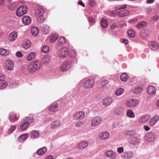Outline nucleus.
<instances>
[{"label":"nucleus","instance_id":"35","mask_svg":"<svg viewBox=\"0 0 159 159\" xmlns=\"http://www.w3.org/2000/svg\"><path fill=\"white\" fill-rule=\"evenodd\" d=\"M28 136L26 134H21L18 138V141L20 142H23L27 139Z\"/></svg>","mask_w":159,"mask_h":159},{"label":"nucleus","instance_id":"22","mask_svg":"<svg viewBox=\"0 0 159 159\" xmlns=\"http://www.w3.org/2000/svg\"><path fill=\"white\" fill-rule=\"evenodd\" d=\"M147 91L149 95H153L155 94L156 90L155 88L153 86H150L148 87Z\"/></svg>","mask_w":159,"mask_h":159},{"label":"nucleus","instance_id":"25","mask_svg":"<svg viewBox=\"0 0 159 159\" xmlns=\"http://www.w3.org/2000/svg\"><path fill=\"white\" fill-rule=\"evenodd\" d=\"M17 37V33L16 31H13L9 34V39L10 41H12L15 40L16 39Z\"/></svg>","mask_w":159,"mask_h":159},{"label":"nucleus","instance_id":"37","mask_svg":"<svg viewBox=\"0 0 159 159\" xmlns=\"http://www.w3.org/2000/svg\"><path fill=\"white\" fill-rule=\"evenodd\" d=\"M126 115L127 116L130 118H134L135 116L134 113L131 109H129L127 110Z\"/></svg>","mask_w":159,"mask_h":159},{"label":"nucleus","instance_id":"4","mask_svg":"<svg viewBox=\"0 0 159 159\" xmlns=\"http://www.w3.org/2000/svg\"><path fill=\"white\" fill-rule=\"evenodd\" d=\"M102 120V118L101 116H98L93 117L91 120V126L93 127L98 126L101 124Z\"/></svg>","mask_w":159,"mask_h":159},{"label":"nucleus","instance_id":"1","mask_svg":"<svg viewBox=\"0 0 159 159\" xmlns=\"http://www.w3.org/2000/svg\"><path fill=\"white\" fill-rule=\"evenodd\" d=\"M139 104V100L136 99H128L124 103L126 106L130 108L134 107L137 106Z\"/></svg>","mask_w":159,"mask_h":159},{"label":"nucleus","instance_id":"21","mask_svg":"<svg viewBox=\"0 0 159 159\" xmlns=\"http://www.w3.org/2000/svg\"><path fill=\"white\" fill-rule=\"evenodd\" d=\"M140 140L139 139L135 136H133L131 138L130 143L132 145H136L139 143Z\"/></svg>","mask_w":159,"mask_h":159},{"label":"nucleus","instance_id":"48","mask_svg":"<svg viewBox=\"0 0 159 159\" xmlns=\"http://www.w3.org/2000/svg\"><path fill=\"white\" fill-rule=\"evenodd\" d=\"M108 85V81L107 80H103L101 83L102 88L104 89L106 88Z\"/></svg>","mask_w":159,"mask_h":159},{"label":"nucleus","instance_id":"51","mask_svg":"<svg viewBox=\"0 0 159 159\" xmlns=\"http://www.w3.org/2000/svg\"><path fill=\"white\" fill-rule=\"evenodd\" d=\"M37 20L39 23H42L44 21V19L43 17V16H36Z\"/></svg>","mask_w":159,"mask_h":159},{"label":"nucleus","instance_id":"11","mask_svg":"<svg viewBox=\"0 0 159 159\" xmlns=\"http://www.w3.org/2000/svg\"><path fill=\"white\" fill-rule=\"evenodd\" d=\"M85 113L84 111H79L73 115V118L75 120H81L85 116Z\"/></svg>","mask_w":159,"mask_h":159},{"label":"nucleus","instance_id":"57","mask_svg":"<svg viewBox=\"0 0 159 159\" xmlns=\"http://www.w3.org/2000/svg\"><path fill=\"white\" fill-rule=\"evenodd\" d=\"M69 56L71 57H73L76 55V52L74 50H71L70 52H69Z\"/></svg>","mask_w":159,"mask_h":159},{"label":"nucleus","instance_id":"14","mask_svg":"<svg viewBox=\"0 0 159 159\" xmlns=\"http://www.w3.org/2000/svg\"><path fill=\"white\" fill-rule=\"evenodd\" d=\"M89 145V143L86 141H83L79 142L76 145V147L78 149H83L86 148Z\"/></svg>","mask_w":159,"mask_h":159},{"label":"nucleus","instance_id":"62","mask_svg":"<svg viewBox=\"0 0 159 159\" xmlns=\"http://www.w3.org/2000/svg\"><path fill=\"white\" fill-rule=\"evenodd\" d=\"M83 124V122L81 121H78L76 122L75 125L76 127H79Z\"/></svg>","mask_w":159,"mask_h":159},{"label":"nucleus","instance_id":"9","mask_svg":"<svg viewBox=\"0 0 159 159\" xmlns=\"http://www.w3.org/2000/svg\"><path fill=\"white\" fill-rule=\"evenodd\" d=\"M69 54V49L66 48L61 49L59 53V57L61 58H64L67 56Z\"/></svg>","mask_w":159,"mask_h":159},{"label":"nucleus","instance_id":"55","mask_svg":"<svg viewBox=\"0 0 159 159\" xmlns=\"http://www.w3.org/2000/svg\"><path fill=\"white\" fill-rule=\"evenodd\" d=\"M16 126L15 125H13L8 130V132L9 134H11L16 129Z\"/></svg>","mask_w":159,"mask_h":159},{"label":"nucleus","instance_id":"15","mask_svg":"<svg viewBox=\"0 0 159 159\" xmlns=\"http://www.w3.org/2000/svg\"><path fill=\"white\" fill-rule=\"evenodd\" d=\"M148 45L150 48L152 50H156L159 48V46L157 43L154 41L150 42Z\"/></svg>","mask_w":159,"mask_h":159},{"label":"nucleus","instance_id":"41","mask_svg":"<svg viewBox=\"0 0 159 159\" xmlns=\"http://www.w3.org/2000/svg\"><path fill=\"white\" fill-rule=\"evenodd\" d=\"M127 7V5L126 4L122 5H116L114 7L115 10H119L124 9H126Z\"/></svg>","mask_w":159,"mask_h":159},{"label":"nucleus","instance_id":"10","mask_svg":"<svg viewBox=\"0 0 159 159\" xmlns=\"http://www.w3.org/2000/svg\"><path fill=\"white\" fill-rule=\"evenodd\" d=\"M144 138L148 142H153L155 139V134L153 133H148L145 135Z\"/></svg>","mask_w":159,"mask_h":159},{"label":"nucleus","instance_id":"56","mask_svg":"<svg viewBox=\"0 0 159 159\" xmlns=\"http://www.w3.org/2000/svg\"><path fill=\"white\" fill-rule=\"evenodd\" d=\"M124 149L122 146L119 147L117 148V151L118 154H121L124 152Z\"/></svg>","mask_w":159,"mask_h":159},{"label":"nucleus","instance_id":"23","mask_svg":"<svg viewBox=\"0 0 159 159\" xmlns=\"http://www.w3.org/2000/svg\"><path fill=\"white\" fill-rule=\"evenodd\" d=\"M61 125V123L59 120L55 121L51 123L50 125V127L51 128L55 129L59 127Z\"/></svg>","mask_w":159,"mask_h":159},{"label":"nucleus","instance_id":"46","mask_svg":"<svg viewBox=\"0 0 159 159\" xmlns=\"http://www.w3.org/2000/svg\"><path fill=\"white\" fill-rule=\"evenodd\" d=\"M128 35L131 38H133L135 36V32L132 30H129L128 31Z\"/></svg>","mask_w":159,"mask_h":159},{"label":"nucleus","instance_id":"54","mask_svg":"<svg viewBox=\"0 0 159 159\" xmlns=\"http://www.w3.org/2000/svg\"><path fill=\"white\" fill-rule=\"evenodd\" d=\"M125 134L127 135L132 136L134 135L135 134V133L133 130L127 131L125 132Z\"/></svg>","mask_w":159,"mask_h":159},{"label":"nucleus","instance_id":"39","mask_svg":"<svg viewBox=\"0 0 159 159\" xmlns=\"http://www.w3.org/2000/svg\"><path fill=\"white\" fill-rule=\"evenodd\" d=\"M9 51L3 48L0 49V54L3 56H7L9 54Z\"/></svg>","mask_w":159,"mask_h":159},{"label":"nucleus","instance_id":"33","mask_svg":"<svg viewBox=\"0 0 159 159\" xmlns=\"http://www.w3.org/2000/svg\"><path fill=\"white\" fill-rule=\"evenodd\" d=\"M39 136V132L36 130H33L30 133V137L32 139H34L38 137Z\"/></svg>","mask_w":159,"mask_h":159},{"label":"nucleus","instance_id":"64","mask_svg":"<svg viewBox=\"0 0 159 159\" xmlns=\"http://www.w3.org/2000/svg\"><path fill=\"white\" fill-rule=\"evenodd\" d=\"M117 25L116 24H113V25H111V28L112 30H114L116 28H118Z\"/></svg>","mask_w":159,"mask_h":159},{"label":"nucleus","instance_id":"50","mask_svg":"<svg viewBox=\"0 0 159 159\" xmlns=\"http://www.w3.org/2000/svg\"><path fill=\"white\" fill-rule=\"evenodd\" d=\"M8 62L9 63V65H7V66H6L7 69L9 70H12L13 68L14 64L13 62L11 61H9Z\"/></svg>","mask_w":159,"mask_h":159},{"label":"nucleus","instance_id":"6","mask_svg":"<svg viewBox=\"0 0 159 159\" xmlns=\"http://www.w3.org/2000/svg\"><path fill=\"white\" fill-rule=\"evenodd\" d=\"M117 153L112 150H107L105 153V156L110 159H115L117 157Z\"/></svg>","mask_w":159,"mask_h":159},{"label":"nucleus","instance_id":"27","mask_svg":"<svg viewBox=\"0 0 159 159\" xmlns=\"http://www.w3.org/2000/svg\"><path fill=\"white\" fill-rule=\"evenodd\" d=\"M44 11L43 9L39 8L36 9L35 11V15L36 16H43Z\"/></svg>","mask_w":159,"mask_h":159},{"label":"nucleus","instance_id":"20","mask_svg":"<svg viewBox=\"0 0 159 159\" xmlns=\"http://www.w3.org/2000/svg\"><path fill=\"white\" fill-rule=\"evenodd\" d=\"M19 119L16 115L13 113H10L9 115V119L11 122H14L16 121Z\"/></svg>","mask_w":159,"mask_h":159},{"label":"nucleus","instance_id":"17","mask_svg":"<svg viewBox=\"0 0 159 159\" xmlns=\"http://www.w3.org/2000/svg\"><path fill=\"white\" fill-rule=\"evenodd\" d=\"M31 18L28 16H25L22 18V21L25 25H28L31 22Z\"/></svg>","mask_w":159,"mask_h":159},{"label":"nucleus","instance_id":"13","mask_svg":"<svg viewBox=\"0 0 159 159\" xmlns=\"http://www.w3.org/2000/svg\"><path fill=\"white\" fill-rule=\"evenodd\" d=\"M134 155L133 153L131 151L125 152L121 155L122 158L125 159H130Z\"/></svg>","mask_w":159,"mask_h":159},{"label":"nucleus","instance_id":"61","mask_svg":"<svg viewBox=\"0 0 159 159\" xmlns=\"http://www.w3.org/2000/svg\"><path fill=\"white\" fill-rule=\"evenodd\" d=\"M148 34L147 31H144L143 33V34L141 36L143 38H146L148 36Z\"/></svg>","mask_w":159,"mask_h":159},{"label":"nucleus","instance_id":"36","mask_svg":"<svg viewBox=\"0 0 159 159\" xmlns=\"http://www.w3.org/2000/svg\"><path fill=\"white\" fill-rule=\"evenodd\" d=\"M47 149L46 147H43L39 149L36 152L37 154L39 155H42L47 151Z\"/></svg>","mask_w":159,"mask_h":159},{"label":"nucleus","instance_id":"63","mask_svg":"<svg viewBox=\"0 0 159 159\" xmlns=\"http://www.w3.org/2000/svg\"><path fill=\"white\" fill-rule=\"evenodd\" d=\"M116 13H117L116 11H111L110 12V15L111 16H115V15L116 14Z\"/></svg>","mask_w":159,"mask_h":159},{"label":"nucleus","instance_id":"34","mask_svg":"<svg viewBox=\"0 0 159 159\" xmlns=\"http://www.w3.org/2000/svg\"><path fill=\"white\" fill-rule=\"evenodd\" d=\"M35 53L34 52H31L27 56L26 60L28 61L32 60L35 56Z\"/></svg>","mask_w":159,"mask_h":159},{"label":"nucleus","instance_id":"42","mask_svg":"<svg viewBox=\"0 0 159 159\" xmlns=\"http://www.w3.org/2000/svg\"><path fill=\"white\" fill-rule=\"evenodd\" d=\"M101 25L102 27L106 28L108 25L107 20L104 18H102L101 21Z\"/></svg>","mask_w":159,"mask_h":159},{"label":"nucleus","instance_id":"24","mask_svg":"<svg viewBox=\"0 0 159 159\" xmlns=\"http://www.w3.org/2000/svg\"><path fill=\"white\" fill-rule=\"evenodd\" d=\"M124 109L122 107H118L116 108L114 111V113L116 115L121 116L123 114Z\"/></svg>","mask_w":159,"mask_h":159},{"label":"nucleus","instance_id":"7","mask_svg":"<svg viewBox=\"0 0 159 159\" xmlns=\"http://www.w3.org/2000/svg\"><path fill=\"white\" fill-rule=\"evenodd\" d=\"M159 120V116L157 115H156L149 119L148 124L150 127H153L156 123Z\"/></svg>","mask_w":159,"mask_h":159},{"label":"nucleus","instance_id":"43","mask_svg":"<svg viewBox=\"0 0 159 159\" xmlns=\"http://www.w3.org/2000/svg\"><path fill=\"white\" fill-rule=\"evenodd\" d=\"M43 32L45 34H47L49 32V28L46 25H44L42 27Z\"/></svg>","mask_w":159,"mask_h":159},{"label":"nucleus","instance_id":"59","mask_svg":"<svg viewBox=\"0 0 159 159\" xmlns=\"http://www.w3.org/2000/svg\"><path fill=\"white\" fill-rule=\"evenodd\" d=\"M89 5L92 7L95 6V2L94 0H90L89 3Z\"/></svg>","mask_w":159,"mask_h":159},{"label":"nucleus","instance_id":"47","mask_svg":"<svg viewBox=\"0 0 159 159\" xmlns=\"http://www.w3.org/2000/svg\"><path fill=\"white\" fill-rule=\"evenodd\" d=\"M50 60V57L47 55L44 57L42 59V61L44 64H47L49 63Z\"/></svg>","mask_w":159,"mask_h":159},{"label":"nucleus","instance_id":"16","mask_svg":"<svg viewBox=\"0 0 159 159\" xmlns=\"http://www.w3.org/2000/svg\"><path fill=\"white\" fill-rule=\"evenodd\" d=\"M113 102V99L110 97H107L103 100L102 104L105 106L110 105Z\"/></svg>","mask_w":159,"mask_h":159},{"label":"nucleus","instance_id":"31","mask_svg":"<svg viewBox=\"0 0 159 159\" xmlns=\"http://www.w3.org/2000/svg\"><path fill=\"white\" fill-rule=\"evenodd\" d=\"M147 25V22L145 21L139 22L137 24L136 27L139 29H142L146 27Z\"/></svg>","mask_w":159,"mask_h":159},{"label":"nucleus","instance_id":"49","mask_svg":"<svg viewBox=\"0 0 159 159\" xmlns=\"http://www.w3.org/2000/svg\"><path fill=\"white\" fill-rule=\"evenodd\" d=\"M58 38V35L57 34H53L51 37L50 41L51 42L53 43Z\"/></svg>","mask_w":159,"mask_h":159},{"label":"nucleus","instance_id":"52","mask_svg":"<svg viewBox=\"0 0 159 159\" xmlns=\"http://www.w3.org/2000/svg\"><path fill=\"white\" fill-rule=\"evenodd\" d=\"M42 51L44 53H48L49 51V48L48 46L47 45L43 46L42 48Z\"/></svg>","mask_w":159,"mask_h":159},{"label":"nucleus","instance_id":"58","mask_svg":"<svg viewBox=\"0 0 159 159\" xmlns=\"http://www.w3.org/2000/svg\"><path fill=\"white\" fill-rule=\"evenodd\" d=\"M16 55L17 57H21L23 56V55L19 51H17L16 53Z\"/></svg>","mask_w":159,"mask_h":159},{"label":"nucleus","instance_id":"28","mask_svg":"<svg viewBox=\"0 0 159 159\" xmlns=\"http://www.w3.org/2000/svg\"><path fill=\"white\" fill-rule=\"evenodd\" d=\"M31 31L32 35L33 36H36L39 34V30L37 27L35 26H33L31 28Z\"/></svg>","mask_w":159,"mask_h":159},{"label":"nucleus","instance_id":"53","mask_svg":"<svg viewBox=\"0 0 159 159\" xmlns=\"http://www.w3.org/2000/svg\"><path fill=\"white\" fill-rule=\"evenodd\" d=\"M65 43V39L64 37H61L58 41V43L60 45H63Z\"/></svg>","mask_w":159,"mask_h":159},{"label":"nucleus","instance_id":"3","mask_svg":"<svg viewBox=\"0 0 159 159\" xmlns=\"http://www.w3.org/2000/svg\"><path fill=\"white\" fill-rule=\"evenodd\" d=\"M33 122V119L30 117L26 118L25 121L22 123L20 126V129L25 130L27 129L29 126L30 123Z\"/></svg>","mask_w":159,"mask_h":159},{"label":"nucleus","instance_id":"19","mask_svg":"<svg viewBox=\"0 0 159 159\" xmlns=\"http://www.w3.org/2000/svg\"><path fill=\"white\" fill-rule=\"evenodd\" d=\"M129 11L127 10H124L119 11L118 12V15L120 17H124L129 15Z\"/></svg>","mask_w":159,"mask_h":159},{"label":"nucleus","instance_id":"32","mask_svg":"<svg viewBox=\"0 0 159 159\" xmlns=\"http://www.w3.org/2000/svg\"><path fill=\"white\" fill-rule=\"evenodd\" d=\"M132 90L133 93L138 94L142 91L143 89L140 87H133L132 89Z\"/></svg>","mask_w":159,"mask_h":159},{"label":"nucleus","instance_id":"44","mask_svg":"<svg viewBox=\"0 0 159 159\" xmlns=\"http://www.w3.org/2000/svg\"><path fill=\"white\" fill-rule=\"evenodd\" d=\"M31 45V42L29 40H26L23 44V47L25 49L30 48Z\"/></svg>","mask_w":159,"mask_h":159},{"label":"nucleus","instance_id":"12","mask_svg":"<svg viewBox=\"0 0 159 159\" xmlns=\"http://www.w3.org/2000/svg\"><path fill=\"white\" fill-rule=\"evenodd\" d=\"M71 66V63L69 61H65L61 67V70L65 72L68 70Z\"/></svg>","mask_w":159,"mask_h":159},{"label":"nucleus","instance_id":"18","mask_svg":"<svg viewBox=\"0 0 159 159\" xmlns=\"http://www.w3.org/2000/svg\"><path fill=\"white\" fill-rule=\"evenodd\" d=\"M110 136V134L107 131H104L101 132L99 134V139L102 140L107 139Z\"/></svg>","mask_w":159,"mask_h":159},{"label":"nucleus","instance_id":"5","mask_svg":"<svg viewBox=\"0 0 159 159\" xmlns=\"http://www.w3.org/2000/svg\"><path fill=\"white\" fill-rule=\"evenodd\" d=\"M27 7L24 5L19 7L16 10V14L18 16H20L25 14L27 11Z\"/></svg>","mask_w":159,"mask_h":159},{"label":"nucleus","instance_id":"29","mask_svg":"<svg viewBox=\"0 0 159 159\" xmlns=\"http://www.w3.org/2000/svg\"><path fill=\"white\" fill-rule=\"evenodd\" d=\"M28 70L30 72H33L36 71V68L35 67L33 61L29 64L28 67Z\"/></svg>","mask_w":159,"mask_h":159},{"label":"nucleus","instance_id":"40","mask_svg":"<svg viewBox=\"0 0 159 159\" xmlns=\"http://www.w3.org/2000/svg\"><path fill=\"white\" fill-rule=\"evenodd\" d=\"M120 78L121 81H126L128 78V76L126 73H123L120 75Z\"/></svg>","mask_w":159,"mask_h":159},{"label":"nucleus","instance_id":"38","mask_svg":"<svg viewBox=\"0 0 159 159\" xmlns=\"http://www.w3.org/2000/svg\"><path fill=\"white\" fill-rule=\"evenodd\" d=\"M124 91V90L123 88H120L116 90L115 94L116 96H119L122 94Z\"/></svg>","mask_w":159,"mask_h":159},{"label":"nucleus","instance_id":"26","mask_svg":"<svg viewBox=\"0 0 159 159\" xmlns=\"http://www.w3.org/2000/svg\"><path fill=\"white\" fill-rule=\"evenodd\" d=\"M49 110L52 112H55L58 110V104L57 103L52 104L50 106Z\"/></svg>","mask_w":159,"mask_h":159},{"label":"nucleus","instance_id":"45","mask_svg":"<svg viewBox=\"0 0 159 159\" xmlns=\"http://www.w3.org/2000/svg\"><path fill=\"white\" fill-rule=\"evenodd\" d=\"M0 81V88L4 89L7 86L8 84L6 81L3 80Z\"/></svg>","mask_w":159,"mask_h":159},{"label":"nucleus","instance_id":"2","mask_svg":"<svg viewBox=\"0 0 159 159\" xmlns=\"http://www.w3.org/2000/svg\"><path fill=\"white\" fill-rule=\"evenodd\" d=\"M83 86L86 89L92 88L94 85V82L93 80L84 79L81 82Z\"/></svg>","mask_w":159,"mask_h":159},{"label":"nucleus","instance_id":"8","mask_svg":"<svg viewBox=\"0 0 159 159\" xmlns=\"http://www.w3.org/2000/svg\"><path fill=\"white\" fill-rule=\"evenodd\" d=\"M151 118V116L149 114H146L141 116L139 118V122L141 124H144L148 121Z\"/></svg>","mask_w":159,"mask_h":159},{"label":"nucleus","instance_id":"60","mask_svg":"<svg viewBox=\"0 0 159 159\" xmlns=\"http://www.w3.org/2000/svg\"><path fill=\"white\" fill-rule=\"evenodd\" d=\"M143 129L144 130L146 131H148L150 129V126L147 125H144L143 126Z\"/></svg>","mask_w":159,"mask_h":159},{"label":"nucleus","instance_id":"30","mask_svg":"<svg viewBox=\"0 0 159 159\" xmlns=\"http://www.w3.org/2000/svg\"><path fill=\"white\" fill-rule=\"evenodd\" d=\"M34 65L36 68V71L39 69L42 66V63L39 61H33Z\"/></svg>","mask_w":159,"mask_h":159}]
</instances>
